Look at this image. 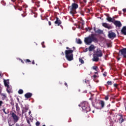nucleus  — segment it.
Instances as JSON below:
<instances>
[{"instance_id": "a211bd4d", "label": "nucleus", "mask_w": 126, "mask_h": 126, "mask_svg": "<svg viewBox=\"0 0 126 126\" xmlns=\"http://www.w3.org/2000/svg\"><path fill=\"white\" fill-rule=\"evenodd\" d=\"M28 110H29V107L26 105L25 107L23 108V109L22 110V115H23L24 113H26V112H27Z\"/></svg>"}, {"instance_id": "dca6fc26", "label": "nucleus", "mask_w": 126, "mask_h": 126, "mask_svg": "<svg viewBox=\"0 0 126 126\" xmlns=\"http://www.w3.org/2000/svg\"><path fill=\"white\" fill-rule=\"evenodd\" d=\"M122 35H126V26H124L121 30Z\"/></svg>"}, {"instance_id": "cd10ccee", "label": "nucleus", "mask_w": 126, "mask_h": 126, "mask_svg": "<svg viewBox=\"0 0 126 126\" xmlns=\"http://www.w3.org/2000/svg\"><path fill=\"white\" fill-rule=\"evenodd\" d=\"M19 94H23V90L20 89L18 91Z\"/></svg>"}, {"instance_id": "de8ad7c7", "label": "nucleus", "mask_w": 126, "mask_h": 126, "mask_svg": "<svg viewBox=\"0 0 126 126\" xmlns=\"http://www.w3.org/2000/svg\"><path fill=\"white\" fill-rule=\"evenodd\" d=\"M20 61H21L22 63H24V61H23V60H22V59H20Z\"/></svg>"}, {"instance_id": "052dcab7", "label": "nucleus", "mask_w": 126, "mask_h": 126, "mask_svg": "<svg viewBox=\"0 0 126 126\" xmlns=\"http://www.w3.org/2000/svg\"><path fill=\"white\" fill-rule=\"evenodd\" d=\"M19 10H20V11L22 10V8H20Z\"/></svg>"}, {"instance_id": "69168bd1", "label": "nucleus", "mask_w": 126, "mask_h": 126, "mask_svg": "<svg viewBox=\"0 0 126 126\" xmlns=\"http://www.w3.org/2000/svg\"><path fill=\"white\" fill-rule=\"evenodd\" d=\"M42 126H46L45 125H43Z\"/></svg>"}, {"instance_id": "9b49d317", "label": "nucleus", "mask_w": 126, "mask_h": 126, "mask_svg": "<svg viewBox=\"0 0 126 126\" xmlns=\"http://www.w3.org/2000/svg\"><path fill=\"white\" fill-rule=\"evenodd\" d=\"M15 121H13V119L12 118H9L8 119V124L9 126H14V125L16 123Z\"/></svg>"}, {"instance_id": "c85d7f7f", "label": "nucleus", "mask_w": 126, "mask_h": 126, "mask_svg": "<svg viewBox=\"0 0 126 126\" xmlns=\"http://www.w3.org/2000/svg\"><path fill=\"white\" fill-rule=\"evenodd\" d=\"M97 68H98V66H94L93 67V69H94L95 71L97 70Z\"/></svg>"}, {"instance_id": "8fccbe9b", "label": "nucleus", "mask_w": 126, "mask_h": 126, "mask_svg": "<svg viewBox=\"0 0 126 126\" xmlns=\"http://www.w3.org/2000/svg\"><path fill=\"white\" fill-rule=\"evenodd\" d=\"M93 77H94V78H96V77H97V75H93Z\"/></svg>"}, {"instance_id": "58836bf2", "label": "nucleus", "mask_w": 126, "mask_h": 126, "mask_svg": "<svg viewBox=\"0 0 126 126\" xmlns=\"http://www.w3.org/2000/svg\"><path fill=\"white\" fill-rule=\"evenodd\" d=\"M87 12H90V11H91L92 10V8H91L90 9H87Z\"/></svg>"}, {"instance_id": "4c0bfd02", "label": "nucleus", "mask_w": 126, "mask_h": 126, "mask_svg": "<svg viewBox=\"0 0 126 126\" xmlns=\"http://www.w3.org/2000/svg\"><path fill=\"white\" fill-rule=\"evenodd\" d=\"M37 1V0H32V3H35Z\"/></svg>"}, {"instance_id": "1a4fd4ad", "label": "nucleus", "mask_w": 126, "mask_h": 126, "mask_svg": "<svg viewBox=\"0 0 126 126\" xmlns=\"http://www.w3.org/2000/svg\"><path fill=\"white\" fill-rule=\"evenodd\" d=\"M119 118L118 121L120 123V124H122V123H124L125 122V119H124V116H123V114H120L118 115Z\"/></svg>"}, {"instance_id": "4be33fe9", "label": "nucleus", "mask_w": 126, "mask_h": 126, "mask_svg": "<svg viewBox=\"0 0 126 126\" xmlns=\"http://www.w3.org/2000/svg\"><path fill=\"white\" fill-rule=\"evenodd\" d=\"M9 84V82L8 81V80H4V84L5 87H9V85H8Z\"/></svg>"}, {"instance_id": "09e8293b", "label": "nucleus", "mask_w": 126, "mask_h": 126, "mask_svg": "<svg viewBox=\"0 0 126 126\" xmlns=\"http://www.w3.org/2000/svg\"><path fill=\"white\" fill-rule=\"evenodd\" d=\"M66 50H68V51H69L70 50V48H69L68 47H66Z\"/></svg>"}, {"instance_id": "f03ea898", "label": "nucleus", "mask_w": 126, "mask_h": 126, "mask_svg": "<svg viewBox=\"0 0 126 126\" xmlns=\"http://www.w3.org/2000/svg\"><path fill=\"white\" fill-rule=\"evenodd\" d=\"M72 53H73V50L65 51V58L69 62H71V61L73 60V54Z\"/></svg>"}, {"instance_id": "20e7f679", "label": "nucleus", "mask_w": 126, "mask_h": 126, "mask_svg": "<svg viewBox=\"0 0 126 126\" xmlns=\"http://www.w3.org/2000/svg\"><path fill=\"white\" fill-rule=\"evenodd\" d=\"M77 8H78V4L75 3H73L71 5L70 13L73 15V14H75V13H76V9H77Z\"/></svg>"}, {"instance_id": "4d7b16f0", "label": "nucleus", "mask_w": 126, "mask_h": 126, "mask_svg": "<svg viewBox=\"0 0 126 126\" xmlns=\"http://www.w3.org/2000/svg\"><path fill=\"white\" fill-rule=\"evenodd\" d=\"M22 16H23V17H25V15H23V14H22Z\"/></svg>"}, {"instance_id": "6ab92c4d", "label": "nucleus", "mask_w": 126, "mask_h": 126, "mask_svg": "<svg viewBox=\"0 0 126 126\" xmlns=\"http://www.w3.org/2000/svg\"><path fill=\"white\" fill-rule=\"evenodd\" d=\"M94 31L95 33H97V34H103V31L100 30V29H97L96 30V28H94Z\"/></svg>"}, {"instance_id": "f8f14e48", "label": "nucleus", "mask_w": 126, "mask_h": 126, "mask_svg": "<svg viewBox=\"0 0 126 126\" xmlns=\"http://www.w3.org/2000/svg\"><path fill=\"white\" fill-rule=\"evenodd\" d=\"M12 117L13 119V121L16 122L17 123V122L18 121V116L17 115H16V114H15L14 113H12L11 114Z\"/></svg>"}, {"instance_id": "a18cd8bd", "label": "nucleus", "mask_w": 126, "mask_h": 126, "mask_svg": "<svg viewBox=\"0 0 126 126\" xmlns=\"http://www.w3.org/2000/svg\"><path fill=\"white\" fill-rule=\"evenodd\" d=\"M32 64H35V61H34V60H33V61L32 62Z\"/></svg>"}, {"instance_id": "338daca9", "label": "nucleus", "mask_w": 126, "mask_h": 126, "mask_svg": "<svg viewBox=\"0 0 126 126\" xmlns=\"http://www.w3.org/2000/svg\"><path fill=\"white\" fill-rule=\"evenodd\" d=\"M93 113H94V111H93Z\"/></svg>"}, {"instance_id": "f257e3e1", "label": "nucleus", "mask_w": 126, "mask_h": 126, "mask_svg": "<svg viewBox=\"0 0 126 126\" xmlns=\"http://www.w3.org/2000/svg\"><path fill=\"white\" fill-rule=\"evenodd\" d=\"M84 42L86 45H90L92 42L98 43V39L96 38L94 33H92L91 36L85 38Z\"/></svg>"}, {"instance_id": "bb28decb", "label": "nucleus", "mask_w": 126, "mask_h": 126, "mask_svg": "<svg viewBox=\"0 0 126 126\" xmlns=\"http://www.w3.org/2000/svg\"><path fill=\"white\" fill-rule=\"evenodd\" d=\"M79 61L80 63H82V64L84 63V61H83V60L82 59H81V58L79 59Z\"/></svg>"}, {"instance_id": "6e6552de", "label": "nucleus", "mask_w": 126, "mask_h": 126, "mask_svg": "<svg viewBox=\"0 0 126 126\" xmlns=\"http://www.w3.org/2000/svg\"><path fill=\"white\" fill-rule=\"evenodd\" d=\"M119 53H121L122 56H123V58L126 59V48H123L119 51Z\"/></svg>"}, {"instance_id": "ddd939ff", "label": "nucleus", "mask_w": 126, "mask_h": 126, "mask_svg": "<svg viewBox=\"0 0 126 126\" xmlns=\"http://www.w3.org/2000/svg\"><path fill=\"white\" fill-rule=\"evenodd\" d=\"M93 62H99V56L95 55V54L93 55V58H92Z\"/></svg>"}, {"instance_id": "774afa93", "label": "nucleus", "mask_w": 126, "mask_h": 126, "mask_svg": "<svg viewBox=\"0 0 126 126\" xmlns=\"http://www.w3.org/2000/svg\"><path fill=\"white\" fill-rule=\"evenodd\" d=\"M118 60H120V58H118Z\"/></svg>"}, {"instance_id": "f3484780", "label": "nucleus", "mask_w": 126, "mask_h": 126, "mask_svg": "<svg viewBox=\"0 0 126 126\" xmlns=\"http://www.w3.org/2000/svg\"><path fill=\"white\" fill-rule=\"evenodd\" d=\"M32 93H27L25 94V98H27V99H29V98H31L32 97Z\"/></svg>"}, {"instance_id": "2f4dec72", "label": "nucleus", "mask_w": 126, "mask_h": 126, "mask_svg": "<svg viewBox=\"0 0 126 126\" xmlns=\"http://www.w3.org/2000/svg\"><path fill=\"white\" fill-rule=\"evenodd\" d=\"M83 81L85 82V83H87L88 84H89L90 82L89 80H86V79H84Z\"/></svg>"}, {"instance_id": "ea45409f", "label": "nucleus", "mask_w": 126, "mask_h": 126, "mask_svg": "<svg viewBox=\"0 0 126 126\" xmlns=\"http://www.w3.org/2000/svg\"><path fill=\"white\" fill-rule=\"evenodd\" d=\"M3 104L2 100H0V107H1V105Z\"/></svg>"}, {"instance_id": "4468645a", "label": "nucleus", "mask_w": 126, "mask_h": 126, "mask_svg": "<svg viewBox=\"0 0 126 126\" xmlns=\"http://www.w3.org/2000/svg\"><path fill=\"white\" fill-rule=\"evenodd\" d=\"M102 26L105 28H107V29H112V27L109 25V24L107 23H103Z\"/></svg>"}, {"instance_id": "0eeeda50", "label": "nucleus", "mask_w": 126, "mask_h": 126, "mask_svg": "<svg viewBox=\"0 0 126 126\" xmlns=\"http://www.w3.org/2000/svg\"><path fill=\"white\" fill-rule=\"evenodd\" d=\"M105 15L107 16L106 20H107L108 22H112V23H114V22L115 21L114 17L113 18H111L109 14H105Z\"/></svg>"}, {"instance_id": "423d86ee", "label": "nucleus", "mask_w": 126, "mask_h": 126, "mask_svg": "<svg viewBox=\"0 0 126 126\" xmlns=\"http://www.w3.org/2000/svg\"><path fill=\"white\" fill-rule=\"evenodd\" d=\"M94 54L99 58L103 57V52H102V50H100L99 48H97L96 51L94 52Z\"/></svg>"}, {"instance_id": "9d476101", "label": "nucleus", "mask_w": 126, "mask_h": 126, "mask_svg": "<svg viewBox=\"0 0 126 126\" xmlns=\"http://www.w3.org/2000/svg\"><path fill=\"white\" fill-rule=\"evenodd\" d=\"M113 24L115 25L116 27H122L123 26V25L122 24V23H121V21H115L113 22Z\"/></svg>"}, {"instance_id": "13d9d810", "label": "nucleus", "mask_w": 126, "mask_h": 126, "mask_svg": "<svg viewBox=\"0 0 126 126\" xmlns=\"http://www.w3.org/2000/svg\"><path fill=\"white\" fill-rule=\"evenodd\" d=\"M29 115L31 114V111H29Z\"/></svg>"}, {"instance_id": "c9c22d12", "label": "nucleus", "mask_w": 126, "mask_h": 126, "mask_svg": "<svg viewBox=\"0 0 126 126\" xmlns=\"http://www.w3.org/2000/svg\"><path fill=\"white\" fill-rule=\"evenodd\" d=\"M104 99L106 101H108L109 100V95L105 96Z\"/></svg>"}, {"instance_id": "6e6d98bb", "label": "nucleus", "mask_w": 126, "mask_h": 126, "mask_svg": "<svg viewBox=\"0 0 126 126\" xmlns=\"http://www.w3.org/2000/svg\"><path fill=\"white\" fill-rule=\"evenodd\" d=\"M107 47H108V48H110V44H107Z\"/></svg>"}, {"instance_id": "49530a36", "label": "nucleus", "mask_w": 126, "mask_h": 126, "mask_svg": "<svg viewBox=\"0 0 126 126\" xmlns=\"http://www.w3.org/2000/svg\"><path fill=\"white\" fill-rule=\"evenodd\" d=\"M95 74H98V70H95V72H94Z\"/></svg>"}, {"instance_id": "864d4df0", "label": "nucleus", "mask_w": 126, "mask_h": 126, "mask_svg": "<svg viewBox=\"0 0 126 126\" xmlns=\"http://www.w3.org/2000/svg\"><path fill=\"white\" fill-rule=\"evenodd\" d=\"M27 123L29 125H30V121L29 120H27Z\"/></svg>"}, {"instance_id": "7ed1b4c3", "label": "nucleus", "mask_w": 126, "mask_h": 126, "mask_svg": "<svg viewBox=\"0 0 126 126\" xmlns=\"http://www.w3.org/2000/svg\"><path fill=\"white\" fill-rule=\"evenodd\" d=\"M82 108L84 112L87 113L90 112L91 109L89 106V103L88 102L85 101L82 103Z\"/></svg>"}, {"instance_id": "412c9836", "label": "nucleus", "mask_w": 126, "mask_h": 126, "mask_svg": "<svg viewBox=\"0 0 126 126\" xmlns=\"http://www.w3.org/2000/svg\"><path fill=\"white\" fill-rule=\"evenodd\" d=\"M89 52H92L95 49V47L93 44H92L89 47Z\"/></svg>"}, {"instance_id": "680f3d73", "label": "nucleus", "mask_w": 126, "mask_h": 126, "mask_svg": "<svg viewBox=\"0 0 126 126\" xmlns=\"http://www.w3.org/2000/svg\"><path fill=\"white\" fill-rule=\"evenodd\" d=\"M3 96L4 97H5V95H3Z\"/></svg>"}, {"instance_id": "5701e85b", "label": "nucleus", "mask_w": 126, "mask_h": 126, "mask_svg": "<svg viewBox=\"0 0 126 126\" xmlns=\"http://www.w3.org/2000/svg\"><path fill=\"white\" fill-rule=\"evenodd\" d=\"M106 83H107V84L105 85V86H106V87L108 86L112 85V84H113V83L111 81H108Z\"/></svg>"}, {"instance_id": "3c124183", "label": "nucleus", "mask_w": 126, "mask_h": 126, "mask_svg": "<svg viewBox=\"0 0 126 126\" xmlns=\"http://www.w3.org/2000/svg\"><path fill=\"white\" fill-rule=\"evenodd\" d=\"M61 56H64V53H63V52H62Z\"/></svg>"}, {"instance_id": "e2e57ef3", "label": "nucleus", "mask_w": 126, "mask_h": 126, "mask_svg": "<svg viewBox=\"0 0 126 126\" xmlns=\"http://www.w3.org/2000/svg\"><path fill=\"white\" fill-rule=\"evenodd\" d=\"M102 71H104V69H102Z\"/></svg>"}, {"instance_id": "473e14b6", "label": "nucleus", "mask_w": 126, "mask_h": 126, "mask_svg": "<svg viewBox=\"0 0 126 126\" xmlns=\"http://www.w3.org/2000/svg\"><path fill=\"white\" fill-rule=\"evenodd\" d=\"M40 125V123L39 121H37L35 123V126H39Z\"/></svg>"}, {"instance_id": "393cba45", "label": "nucleus", "mask_w": 126, "mask_h": 126, "mask_svg": "<svg viewBox=\"0 0 126 126\" xmlns=\"http://www.w3.org/2000/svg\"><path fill=\"white\" fill-rule=\"evenodd\" d=\"M40 1H37L35 3V5H36L37 7H40Z\"/></svg>"}, {"instance_id": "b1692460", "label": "nucleus", "mask_w": 126, "mask_h": 126, "mask_svg": "<svg viewBox=\"0 0 126 126\" xmlns=\"http://www.w3.org/2000/svg\"><path fill=\"white\" fill-rule=\"evenodd\" d=\"M16 109L17 112H19L20 111V108L19 107V106H18V104H16Z\"/></svg>"}, {"instance_id": "0e129e2a", "label": "nucleus", "mask_w": 126, "mask_h": 126, "mask_svg": "<svg viewBox=\"0 0 126 126\" xmlns=\"http://www.w3.org/2000/svg\"><path fill=\"white\" fill-rule=\"evenodd\" d=\"M49 4H51V2H49Z\"/></svg>"}, {"instance_id": "79ce46f5", "label": "nucleus", "mask_w": 126, "mask_h": 126, "mask_svg": "<svg viewBox=\"0 0 126 126\" xmlns=\"http://www.w3.org/2000/svg\"><path fill=\"white\" fill-rule=\"evenodd\" d=\"M123 11L124 12V13H126V8L123 9Z\"/></svg>"}, {"instance_id": "c756f323", "label": "nucleus", "mask_w": 126, "mask_h": 126, "mask_svg": "<svg viewBox=\"0 0 126 126\" xmlns=\"http://www.w3.org/2000/svg\"><path fill=\"white\" fill-rule=\"evenodd\" d=\"M89 51V49L88 48H86L85 49H83V52L86 53L87 52H88Z\"/></svg>"}, {"instance_id": "e433bc0d", "label": "nucleus", "mask_w": 126, "mask_h": 126, "mask_svg": "<svg viewBox=\"0 0 126 126\" xmlns=\"http://www.w3.org/2000/svg\"><path fill=\"white\" fill-rule=\"evenodd\" d=\"M77 44H82V42L80 39H79L77 41Z\"/></svg>"}, {"instance_id": "39448f33", "label": "nucleus", "mask_w": 126, "mask_h": 126, "mask_svg": "<svg viewBox=\"0 0 126 126\" xmlns=\"http://www.w3.org/2000/svg\"><path fill=\"white\" fill-rule=\"evenodd\" d=\"M108 37L109 39H111V40H114V39L117 37L116 33L112 32V31L108 32Z\"/></svg>"}, {"instance_id": "5fc2aeb1", "label": "nucleus", "mask_w": 126, "mask_h": 126, "mask_svg": "<svg viewBox=\"0 0 126 126\" xmlns=\"http://www.w3.org/2000/svg\"><path fill=\"white\" fill-rule=\"evenodd\" d=\"M64 85H65V86H66V87H67V83H65Z\"/></svg>"}, {"instance_id": "a878e982", "label": "nucleus", "mask_w": 126, "mask_h": 126, "mask_svg": "<svg viewBox=\"0 0 126 126\" xmlns=\"http://www.w3.org/2000/svg\"><path fill=\"white\" fill-rule=\"evenodd\" d=\"M25 62L26 63H31V61H30V60L29 59H26V60H25Z\"/></svg>"}, {"instance_id": "c03bdc74", "label": "nucleus", "mask_w": 126, "mask_h": 126, "mask_svg": "<svg viewBox=\"0 0 126 126\" xmlns=\"http://www.w3.org/2000/svg\"><path fill=\"white\" fill-rule=\"evenodd\" d=\"M48 24H49V26H51V25H52V23L51 22V21L48 22Z\"/></svg>"}, {"instance_id": "7c9ffc66", "label": "nucleus", "mask_w": 126, "mask_h": 126, "mask_svg": "<svg viewBox=\"0 0 126 126\" xmlns=\"http://www.w3.org/2000/svg\"><path fill=\"white\" fill-rule=\"evenodd\" d=\"M5 110H6V108H4L2 109V111L4 113V114H8V112H5Z\"/></svg>"}, {"instance_id": "2eb2a0df", "label": "nucleus", "mask_w": 126, "mask_h": 126, "mask_svg": "<svg viewBox=\"0 0 126 126\" xmlns=\"http://www.w3.org/2000/svg\"><path fill=\"white\" fill-rule=\"evenodd\" d=\"M55 24H57L58 26H60V25L62 24V21L58 18V17H56V20L55 22Z\"/></svg>"}, {"instance_id": "603ef678", "label": "nucleus", "mask_w": 126, "mask_h": 126, "mask_svg": "<svg viewBox=\"0 0 126 126\" xmlns=\"http://www.w3.org/2000/svg\"><path fill=\"white\" fill-rule=\"evenodd\" d=\"M11 1H12L13 2H15V1H17V0H11Z\"/></svg>"}, {"instance_id": "a19ab883", "label": "nucleus", "mask_w": 126, "mask_h": 126, "mask_svg": "<svg viewBox=\"0 0 126 126\" xmlns=\"http://www.w3.org/2000/svg\"><path fill=\"white\" fill-rule=\"evenodd\" d=\"M103 75L104 77H106V76H107V72H104V73L103 74Z\"/></svg>"}, {"instance_id": "aec40b11", "label": "nucleus", "mask_w": 126, "mask_h": 126, "mask_svg": "<svg viewBox=\"0 0 126 126\" xmlns=\"http://www.w3.org/2000/svg\"><path fill=\"white\" fill-rule=\"evenodd\" d=\"M99 105H100L102 108L105 107V101L103 100H100L99 102Z\"/></svg>"}, {"instance_id": "f704fd0d", "label": "nucleus", "mask_w": 126, "mask_h": 126, "mask_svg": "<svg viewBox=\"0 0 126 126\" xmlns=\"http://www.w3.org/2000/svg\"><path fill=\"white\" fill-rule=\"evenodd\" d=\"M17 2H18V3H22V2H23V0H17Z\"/></svg>"}, {"instance_id": "bf43d9fd", "label": "nucleus", "mask_w": 126, "mask_h": 126, "mask_svg": "<svg viewBox=\"0 0 126 126\" xmlns=\"http://www.w3.org/2000/svg\"><path fill=\"white\" fill-rule=\"evenodd\" d=\"M7 91L8 93H10V92H9V91L8 90H7Z\"/></svg>"}, {"instance_id": "37998d69", "label": "nucleus", "mask_w": 126, "mask_h": 126, "mask_svg": "<svg viewBox=\"0 0 126 126\" xmlns=\"http://www.w3.org/2000/svg\"><path fill=\"white\" fill-rule=\"evenodd\" d=\"M114 87H116V88H117V87H118V84H114Z\"/></svg>"}, {"instance_id": "72a5a7b5", "label": "nucleus", "mask_w": 126, "mask_h": 126, "mask_svg": "<svg viewBox=\"0 0 126 126\" xmlns=\"http://www.w3.org/2000/svg\"><path fill=\"white\" fill-rule=\"evenodd\" d=\"M80 13L81 15L84 16V11L81 10V11H80Z\"/></svg>"}]
</instances>
